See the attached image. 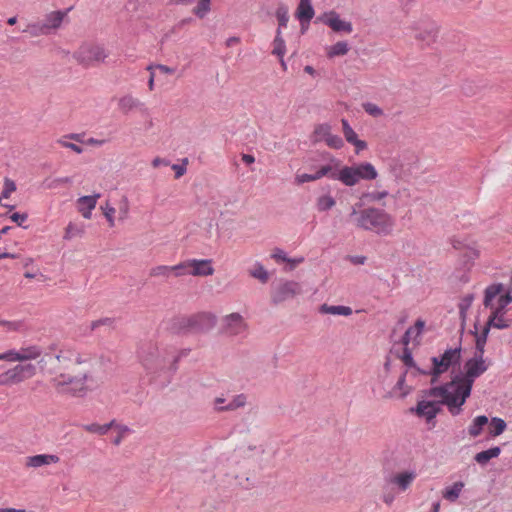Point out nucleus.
<instances>
[{"label":"nucleus","mask_w":512,"mask_h":512,"mask_svg":"<svg viewBox=\"0 0 512 512\" xmlns=\"http://www.w3.org/2000/svg\"><path fill=\"white\" fill-rule=\"evenodd\" d=\"M314 14L315 11L311 4V0H300L295 12V16L299 22H311Z\"/></svg>","instance_id":"nucleus-22"},{"label":"nucleus","mask_w":512,"mask_h":512,"mask_svg":"<svg viewBox=\"0 0 512 512\" xmlns=\"http://www.w3.org/2000/svg\"><path fill=\"white\" fill-rule=\"evenodd\" d=\"M349 46L346 41H339L332 45L328 51V57L344 56L348 53Z\"/></svg>","instance_id":"nucleus-38"},{"label":"nucleus","mask_w":512,"mask_h":512,"mask_svg":"<svg viewBox=\"0 0 512 512\" xmlns=\"http://www.w3.org/2000/svg\"><path fill=\"white\" fill-rule=\"evenodd\" d=\"M192 333H204L211 330L217 322L214 314L209 312H200L190 316Z\"/></svg>","instance_id":"nucleus-13"},{"label":"nucleus","mask_w":512,"mask_h":512,"mask_svg":"<svg viewBox=\"0 0 512 512\" xmlns=\"http://www.w3.org/2000/svg\"><path fill=\"white\" fill-rule=\"evenodd\" d=\"M223 332L229 335H238L246 327L243 317L239 313H231L224 318Z\"/></svg>","instance_id":"nucleus-17"},{"label":"nucleus","mask_w":512,"mask_h":512,"mask_svg":"<svg viewBox=\"0 0 512 512\" xmlns=\"http://www.w3.org/2000/svg\"><path fill=\"white\" fill-rule=\"evenodd\" d=\"M316 180L317 179H316V176L314 173L313 174H308V173L297 174L295 177V183L298 185H301L306 182L316 181Z\"/></svg>","instance_id":"nucleus-53"},{"label":"nucleus","mask_w":512,"mask_h":512,"mask_svg":"<svg viewBox=\"0 0 512 512\" xmlns=\"http://www.w3.org/2000/svg\"><path fill=\"white\" fill-rule=\"evenodd\" d=\"M506 314L490 313L488 319L495 329L504 330L511 327L512 320L505 318Z\"/></svg>","instance_id":"nucleus-32"},{"label":"nucleus","mask_w":512,"mask_h":512,"mask_svg":"<svg viewBox=\"0 0 512 512\" xmlns=\"http://www.w3.org/2000/svg\"><path fill=\"white\" fill-rule=\"evenodd\" d=\"M24 33H28L30 36L36 37L39 35H47V26L43 25V23H33L29 24L26 29L23 30Z\"/></svg>","instance_id":"nucleus-41"},{"label":"nucleus","mask_w":512,"mask_h":512,"mask_svg":"<svg viewBox=\"0 0 512 512\" xmlns=\"http://www.w3.org/2000/svg\"><path fill=\"white\" fill-rule=\"evenodd\" d=\"M9 372L13 384H18L33 377L36 374V366L31 363L17 364L12 369H9Z\"/></svg>","instance_id":"nucleus-16"},{"label":"nucleus","mask_w":512,"mask_h":512,"mask_svg":"<svg viewBox=\"0 0 512 512\" xmlns=\"http://www.w3.org/2000/svg\"><path fill=\"white\" fill-rule=\"evenodd\" d=\"M336 205L335 199L330 195H322L317 199L316 207L318 211L325 212Z\"/></svg>","instance_id":"nucleus-39"},{"label":"nucleus","mask_w":512,"mask_h":512,"mask_svg":"<svg viewBox=\"0 0 512 512\" xmlns=\"http://www.w3.org/2000/svg\"><path fill=\"white\" fill-rule=\"evenodd\" d=\"M319 311L323 314H332V315H341V316H350L353 311L351 307L344 305H328L322 304L319 307Z\"/></svg>","instance_id":"nucleus-29"},{"label":"nucleus","mask_w":512,"mask_h":512,"mask_svg":"<svg viewBox=\"0 0 512 512\" xmlns=\"http://www.w3.org/2000/svg\"><path fill=\"white\" fill-rule=\"evenodd\" d=\"M186 164H187V159H185L182 164H173L172 165L171 168L175 171V178L178 179L185 174Z\"/></svg>","instance_id":"nucleus-59"},{"label":"nucleus","mask_w":512,"mask_h":512,"mask_svg":"<svg viewBox=\"0 0 512 512\" xmlns=\"http://www.w3.org/2000/svg\"><path fill=\"white\" fill-rule=\"evenodd\" d=\"M59 461V457L53 454H38L34 456L27 457L26 465L28 467H41L44 465H49L51 463H57Z\"/></svg>","instance_id":"nucleus-23"},{"label":"nucleus","mask_w":512,"mask_h":512,"mask_svg":"<svg viewBox=\"0 0 512 512\" xmlns=\"http://www.w3.org/2000/svg\"><path fill=\"white\" fill-rule=\"evenodd\" d=\"M149 274H150V276H153V277H157V276L168 277L171 274V267L165 266V265L156 266L150 270Z\"/></svg>","instance_id":"nucleus-49"},{"label":"nucleus","mask_w":512,"mask_h":512,"mask_svg":"<svg viewBox=\"0 0 512 512\" xmlns=\"http://www.w3.org/2000/svg\"><path fill=\"white\" fill-rule=\"evenodd\" d=\"M325 143L328 147H330L332 149H336V150H339L344 146L343 139L340 136L334 135V134H331L326 139Z\"/></svg>","instance_id":"nucleus-48"},{"label":"nucleus","mask_w":512,"mask_h":512,"mask_svg":"<svg viewBox=\"0 0 512 512\" xmlns=\"http://www.w3.org/2000/svg\"><path fill=\"white\" fill-rule=\"evenodd\" d=\"M489 419L486 415L476 416L472 423L468 427V434L471 437H478L484 431V428L488 425Z\"/></svg>","instance_id":"nucleus-25"},{"label":"nucleus","mask_w":512,"mask_h":512,"mask_svg":"<svg viewBox=\"0 0 512 512\" xmlns=\"http://www.w3.org/2000/svg\"><path fill=\"white\" fill-rule=\"evenodd\" d=\"M414 31V38L420 42L425 43L427 46L436 42L438 37V26L435 22L430 20H421L412 26Z\"/></svg>","instance_id":"nucleus-11"},{"label":"nucleus","mask_w":512,"mask_h":512,"mask_svg":"<svg viewBox=\"0 0 512 512\" xmlns=\"http://www.w3.org/2000/svg\"><path fill=\"white\" fill-rule=\"evenodd\" d=\"M378 172L370 162H361L351 166L344 165L338 170L336 178L345 186H355L360 180H374Z\"/></svg>","instance_id":"nucleus-5"},{"label":"nucleus","mask_w":512,"mask_h":512,"mask_svg":"<svg viewBox=\"0 0 512 512\" xmlns=\"http://www.w3.org/2000/svg\"><path fill=\"white\" fill-rule=\"evenodd\" d=\"M211 0H199L193 13L200 19H203L211 9Z\"/></svg>","instance_id":"nucleus-43"},{"label":"nucleus","mask_w":512,"mask_h":512,"mask_svg":"<svg viewBox=\"0 0 512 512\" xmlns=\"http://www.w3.org/2000/svg\"><path fill=\"white\" fill-rule=\"evenodd\" d=\"M273 51L272 54L278 56L279 58H283L286 52L285 41L282 37V32L280 29L276 30V36L273 41Z\"/></svg>","instance_id":"nucleus-34"},{"label":"nucleus","mask_w":512,"mask_h":512,"mask_svg":"<svg viewBox=\"0 0 512 512\" xmlns=\"http://www.w3.org/2000/svg\"><path fill=\"white\" fill-rule=\"evenodd\" d=\"M41 353L42 351L38 346H29L27 348H22L20 351L11 349L4 353H0V360L9 362H24L38 358Z\"/></svg>","instance_id":"nucleus-12"},{"label":"nucleus","mask_w":512,"mask_h":512,"mask_svg":"<svg viewBox=\"0 0 512 512\" xmlns=\"http://www.w3.org/2000/svg\"><path fill=\"white\" fill-rule=\"evenodd\" d=\"M100 197L99 193L94 195L81 196L77 200L78 211L85 219H90L92 210L96 207L97 199Z\"/></svg>","instance_id":"nucleus-18"},{"label":"nucleus","mask_w":512,"mask_h":512,"mask_svg":"<svg viewBox=\"0 0 512 512\" xmlns=\"http://www.w3.org/2000/svg\"><path fill=\"white\" fill-rule=\"evenodd\" d=\"M318 156L320 157L321 160L327 161V163L321 165L317 169L316 166L313 164V162H315L316 159L311 157L307 160V162L311 163L310 170L315 169L314 174L316 176V179L319 180L322 177L327 176L333 180H338V178H336L335 176H337L338 170L342 167L341 160L337 159L336 157H334V155L327 151L318 153Z\"/></svg>","instance_id":"nucleus-8"},{"label":"nucleus","mask_w":512,"mask_h":512,"mask_svg":"<svg viewBox=\"0 0 512 512\" xmlns=\"http://www.w3.org/2000/svg\"><path fill=\"white\" fill-rule=\"evenodd\" d=\"M507 428L506 422L499 417H492L488 423V438L501 435Z\"/></svg>","instance_id":"nucleus-30"},{"label":"nucleus","mask_w":512,"mask_h":512,"mask_svg":"<svg viewBox=\"0 0 512 512\" xmlns=\"http://www.w3.org/2000/svg\"><path fill=\"white\" fill-rule=\"evenodd\" d=\"M246 404V396L244 394L236 395L226 406H218V411H234Z\"/></svg>","instance_id":"nucleus-36"},{"label":"nucleus","mask_w":512,"mask_h":512,"mask_svg":"<svg viewBox=\"0 0 512 512\" xmlns=\"http://www.w3.org/2000/svg\"><path fill=\"white\" fill-rule=\"evenodd\" d=\"M463 487L464 483L461 481H457L453 485L445 488L443 492V497L450 502H454L458 499Z\"/></svg>","instance_id":"nucleus-33"},{"label":"nucleus","mask_w":512,"mask_h":512,"mask_svg":"<svg viewBox=\"0 0 512 512\" xmlns=\"http://www.w3.org/2000/svg\"><path fill=\"white\" fill-rule=\"evenodd\" d=\"M171 329L178 334L192 333L190 316L175 318L172 322Z\"/></svg>","instance_id":"nucleus-31"},{"label":"nucleus","mask_w":512,"mask_h":512,"mask_svg":"<svg viewBox=\"0 0 512 512\" xmlns=\"http://www.w3.org/2000/svg\"><path fill=\"white\" fill-rule=\"evenodd\" d=\"M72 9V7L66 10H57L53 11L46 15L43 25L47 26V32L49 33L51 29H57L61 26L64 18L67 16V13Z\"/></svg>","instance_id":"nucleus-21"},{"label":"nucleus","mask_w":512,"mask_h":512,"mask_svg":"<svg viewBox=\"0 0 512 512\" xmlns=\"http://www.w3.org/2000/svg\"><path fill=\"white\" fill-rule=\"evenodd\" d=\"M1 326H5L9 331H19L23 327V322L3 320Z\"/></svg>","instance_id":"nucleus-54"},{"label":"nucleus","mask_w":512,"mask_h":512,"mask_svg":"<svg viewBox=\"0 0 512 512\" xmlns=\"http://www.w3.org/2000/svg\"><path fill=\"white\" fill-rule=\"evenodd\" d=\"M301 293L302 287L298 282L286 280L273 289L271 293V300L275 305H277L284 301L293 299Z\"/></svg>","instance_id":"nucleus-10"},{"label":"nucleus","mask_w":512,"mask_h":512,"mask_svg":"<svg viewBox=\"0 0 512 512\" xmlns=\"http://www.w3.org/2000/svg\"><path fill=\"white\" fill-rule=\"evenodd\" d=\"M276 17L278 20V28L286 27L289 21L288 8L284 4H280L276 10Z\"/></svg>","instance_id":"nucleus-42"},{"label":"nucleus","mask_w":512,"mask_h":512,"mask_svg":"<svg viewBox=\"0 0 512 512\" xmlns=\"http://www.w3.org/2000/svg\"><path fill=\"white\" fill-rule=\"evenodd\" d=\"M250 276L258 279L261 283H266L269 280V273L259 262L255 263L254 269L250 271Z\"/></svg>","instance_id":"nucleus-40"},{"label":"nucleus","mask_w":512,"mask_h":512,"mask_svg":"<svg viewBox=\"0 0 512 512\" xmlns=\"http://www.w3.org/2000/svg\"><path fill=\"white\" fill-rule=\"evenodd\" d=\"M190 274L194 276H210L214 273V268L212 267V260L210 259H191L189 260Z\"/></svg>","instance_id":"nucleus-19"},{"label":"nucleus","mask_w":512,"mask_h":512,"mask_svg":"<svg viewBox=\"0 0 512 512\" xmlns=\"http://www.w3.org/2000/svg\"><path fill=\"white\" fill-rule=\"evenodd\" d=\"M88 55L89 59L97 62H103L107 57L105 49L101 46H92L91 48H89Z\"/></svg>","instance_id":"nucleus-44"},{"label":"nucleus","mask_w":512,"mask_h":512,"mask_svg":"<svg viewBox=\"0 0 512 512\" xmlns=\"http://www.w3.org/2000/svg\"><path fill=\"white\" fill-rule=\"evenodd\" d=\"M114 322V320L112 318H109V317H106V318H101V319H98L96 321H93L91 323V329L92 330H95L96 328L102 326V325H107V326H110L112 325Z\"/></svg>","instance_id":"nucleus-61"},{"label":"nucleus","mask_w":512,"mask_h":512,"mask_svg":"<svg viewBox=\"0 0 512 512\" xmlns=\"http://www.w3.org/2000/svg\"><path fill=\"white\" fill-rule=\"evenodd\" d=\"M363 110L373 117H380L384 115L383 110L374 103L366 102L362 104Z\"/></svg>","instance_id":"nucleus-46"},{"label":"nucleus","mask_w":512,"mask_h":512,"mask_svg":"<svg viewBox=\"0 0 512 512\" xmlns=\"http://www.w3.org/2000/svg\"><path fill=\"white\" fill-rule=\"evenodd\" d=\"M478 324H479V320H477L474 324V330H470L469 333L471 335L474 336V338H479L481 340H483L484 342H487L488 340V337H489V333H490V330L491 328H493V324L492 322L489 321V319H487L485 325L483 326L481 332H478Z\"/></svg>","instance_id":"nucleus-35"},{"label":"nucleus","mask_w":512,"mask_h":512,"mask_svg":"<svg viewBox=\"0 0 512 512\" xmlns=\"http://www.w3.org/2000/svg\"><path fill=\"white\" fill-rule=\"evenodd\" d=\"M139 101L130 95L124 96L120 99L119 105L123 109H132L138 106Z\"/></svg>","instance_id":"nucleus-50"},{"label":"nucleus","mask_w":512,"mask_h":512,"mask_svg":"<svg viewBox=\"0 0 512 512\" xmlns=\"http://www.w3.org/2000/svg\"><path fill=\"white\" fill-rule=\"evenodd\" d=\"M425 328V321L421 318L417 319L415 321V324L414 326H411L409 327L405 333L403 334V336L401 337L400 339V343L404 346V347H408L411 339H412V334L415 332V336L413 337V341L416 342V344H419L420 341L418 340V337L421 336L423 330Z\"/></svg>","instance_id":"nucleus-20"},{"label":"nucleus","mask_w":512,"mask_h":512,"mask_svg":"<svg viewBox=\"0 0 512 512\" xmlns=\"http://www.w3.org/2000/svg\"><path fill=\"white\" fill-rule=\"evenodd\" d=\"M271 258L275 261L279 262H287L288 256L287 254L280 248H275L271 254Z\"/></svg>","instance_id":"nucleus-58"},{"label":"nucleus","mask_w":512,"mask_h":512,"mask_svg":"<svg viewBox=\"0 0 512 512\" xmlns=\"http://www.w3.org/2000/svg\"><path fill=\"white\" fill-rule=\"evenodd\" d=\"M422 397L440 398L441 406L445 405L451 415L457 416L462 411V406L471 396V392L452 382L432 386L429 389L421 390Z\"/></svg>","instance_id":"nucleus-1"},{"label":"nucleus","mask_w":512,"mask_h":512,"mask_svg":"<svg viewBox=\"0 0 512 512\" xmlns=\"http://www.w3.org/2000/svg\"><path fill=\"white\" fill-rule=\"evenodd\" d=\"M441 402L439 400L421 399L417 401L416 406L411 407L409 412L419 418H424L428 424L435 423V418L442 412Z\"/></svg>","instance_id":"nucleus-9"},{"label":"nucleus","mask_w":512,"mask_h":512,"mask_svg":"<svg viewBox=\"0 0 512 512\" xmlns=\"http://www.w3.org/2000/svg\"><path fill=\"white\" fill-rule=\"evenodd\" d=\"M350 144L354 145L356 154H359L361 151L367 149L368 147L367 142L364 140H360L359 138H356Z\"/></svg>","instance_id":"nucleus-63"},{"label":"nucleus","mask_w":512,"mask_h":512,"mask_svg":"<svg viewBox=\"0 0 512 512\" xmlns=\"http://www.w3.org/2000/svg\"><path fill=\"white\" fill-rule=\"evenodd\" d=\"M406 376H407V370H405L400 375V377L398 378V380L393 388L394 390H396V389L402 390V392L400 394V398L406 397L412 391V387H410V386L405 387Z\"/></svg>","instance_id":"nucleus-45"},{"label":"nucleus","mask_w":512,"mask_h":512,"mask_svg":"<svg viewBox=\"0 0 512 512\" xmlns=\"http://www.w3.org/2000/svg\"><path fill=\"white\" fill-rule=\"evenodd\" d=\"M505 286L502 283H493L484 290L483 305L491 309V313L506 314L508 305L512 303V294L504 293Z\"/></svg>","instance_id":"nucleus-7"},{"label":"nucleus","mask_w":512,"mask_h":512,"mask_svg":"<svg viewBox=\"0 0 512 512\" xmlns=\"http://www.w3.org/2000/svg\"><path fill=\"white\" fill-rule=\"evenodd\" d=\"M93 380V374L89 369L78 371L72 368L71 372H60L57 377L51 379V383L59 394L82 397L88 391L86 384Z\"/></svg>","instance_id":"nucleus-3"},{"label":"nucleus","mask_w":512,"mask_h":512,"mask_svg":"<svg viewBox=\"0 0 512 512\" xmlns=\"http://www.w3.org/2000/svg\"><path fill=\"white\" fill-rule=\"evenodd\" d=\"M347 259L354 265H363L367 257L363 255H348Z\"/></svg>","instance_id":"nucleus-64"},{"label":"nucleus","mask_w":512,"mask_h":512,"mask_svg":"<svg viewBox=\"0 0 512 512\" xmlns=\"http://www.w3.org/2000/svg\"><path fill=\"white\" fill-rule=\"evenodd\" d=\"M170 267H171V273L175 272L176 276L183 275L185 273V270L187 268H190L189 260L181 262L175 266H170Z\"/></svg>","instance_id":"nucleus-56"},{"label":"nucleus","mask_w":512,"mask_h":512,"mask_svg":"<svg viewBox=\"0 0 512 512\" xmlns=\"http://www.w3.org/2000/svg\"><path fill=\"white\" fill-rule=\"evenodd\" d=\"M388 196V192L386 190L380 192H368L364 193L362 198L367 199L370 202L380 201L383 198Z\"/></svg>","instance_id":"nucleus-51"},{"label":"nucleus","mask_w":512,"mask_h":512,"mask_svg":"<svg viewBox=\"0 0 512 512\" xmlns=\"http://www.w3.org/2000/svg\"><path fill=\"white\" fill-rule=\"evenodd\" d=\"M486 343L479 338H475V352L473 356L483 358Z\"/></svg>","instance_id":"nucleus-55"},{"label":"nucleus","mask_w":512,"mask_h":512,"mask_svg":"<svg viewBox=\"0 0 512 512\" xmlns=\"http://www.w3.org/2000/svg\"><path fill=\"white\" fill-rule=\"evenodd\" d=\"M147 69L150 70V71L153 70V69H158L162 73H167V74H173L176 71L175 68H172V67H169V66H166V65H163V64L149 65L147 67Z\"/></svg>","instance_id":"nucleus-60"},{"label":"nucleus","mask_w":512,"mask_h":512,"mask_svg":"<svg viewBox=\"0 0 512 512\" xmlns=\"http://www.w3.org/2000/svg\"><path fill=\"white\" fill-rule=\"evenodd\" d=\"M350 216H355L356 226L366 231L389 235L393 230L394 219L384 209L368 207L357 212L353 208Z\"/></svg>","instance_id":"nucleus-2"},{"label":"nucleus","mask_w":512,"mask_h":512,"mask_svg":"<svg viewBox=\"0 0 512 512\" xmlns=\"http://www.w3.org/2000/svg\"><path fill=\"white\" fill-rule=\"evenodd\" d=\"M317 20L329 26L336 33H351L353 31L352 23L342 20L339 14L335 11L324 13L322 16L318 17Z\"/></svg>","instance_id":"nucleus-14"},{"label":"nucleus","mask_w":512,"mask_h":512,"mask_svg":"<svg viewBox=\"0 0 512 512\" xmlns=\"http://www.w3.org/2000/svg\"><path fill=\"white\" fill-rule=\"evenodd\" d=\"M84 429L90 433L104 435L110 430V425H99L97 423H92L85 425Z\"/></svg>","instance_id":"nucleus-47"},{"label":"nucleus","mask_w":512,"mask_h":512,"mask_svg":"<svg viewBox=\"0 0 512 512\" xmlns=\"http://www.w3.org/2000/svg\"><path fill=\"white\" fill-rule=\"evenodd\" d=\"M103 210V214L105 215L107 221L109 222V226H114V214H115V208L110 206L108 202H106L105 206L101 207Z\"/></svg>","instance_id":"nucleus-52"},{"label":"nucleus","mask_w":512,"mask_h":512,"mask_svg":"<svg viewBox=\"0 0 512 512\" xmlns=\"http://www.w3.org/2000/svg\"><path fill=\"white\" fill-rule=\"evenodd\" d=\"M487 369L488 365L484 358L473 356L465 361L464 371H459L453 375L450 382L472 392L475 380L486 372Z\"/></svg>","instance_id":"nucleus-6"},{"label":"nucleus","mask_w":512,"mask_h":512,"mask_svg":"<svg viewBox=\"0 0 512 512\" xmlns=\"http://www.w3.org/2000/svg\"><path fill=\"white\" fill-rule=\"evenodd\" d=\"M401 359L403 364L408 368H413L418 374V369H421L414 361L412 351L409 347H404L401 355H397Z\"/></svg>","instance_id":"nucleus-37"},{"label":"nucleus","mask_w":512,"mask_h":512,"mask_svg":"<svg viewBox=\"0 0 512 512\" xmlns=\"http://www.w3.org/2000/svg\"><path fill=\"white\" fill-rule=\"evenodd\" d=\"M396 467H400V465L398 464V461H397V457L392 455L391 457L385 459L384 469L386 471L393 472V470Z\"/></svg>","instance_id":"nucleus-57"},{"label":"nucleus","mask_w":512,"mask_h":512,"mask_svg":"<svg viewBox=\"0 0 512 512\" xmlns=\"http://www.w3.org/2000/svg\"><path fill=\"white\" fill-rule=\"evenodd\" d=\"M139 358L146 369H157L160 365L158 361V348L155 344L149 342L140 347Z\"/></svg>","instance_id":"nucleus-15"},{"label":"nucleus","mask_w":512,"mask_h":512,"mask_svg":"<svg viewBox=\"0 0 512 512\" xmlns=\"http://www.w3.org/2000/svg\"><path fill=\"white\" fill-rule=\"evenodd\" d=\"M501 453L499 446H493L487 450L478 452L474 456V460L481 466H485L493 458H497Z\"/></svg>","instance_id":"nucleus-26"},{"label":"nucleus","mask_w":512,"mask_h":512,"mask_svg":"<svg viewBox=\"0 0 512 512\" xmlns=\"http://www.w3.org/2000/svg\"><path fill=\"white\" fill-rule=\"evenodd\" d=\"M28 218L27 213L15 212L10 216V219L15 222L18 226H21L24 221Z\"/></svg>","instance_id":"nucleus-62"},{"label":"nucleus","mask_w":512,"mask_h":512,"mask_svg":"<svg viewBox=\"0 0 512 512\" xmlns=\"http://www.w3.org/2000/svg\"><path fill=\"white\" fill-rule=\"evenodd\" d=\"M332 134V126L329 123H321L317 124L314 127L313 133L311 135L312 143H318L321 141H326V139Z\"/></svg>","instance_id":"nucleus-24"},{"label":"nucleus","mask_w":512,"mask_h":512,"mask_svg":"<svg viewBox=\"0 0 512 512\" xmlns=\"http://www.w3.org/2000/svg\"><path fill=\"white\" fill-rule=\"evenodd\" d=\"M415 477V472L405 471L394 476H391L390 482L397 484L398 487L404 491L410 486Z\"/></svg>","instance_id":"nucleus-27"},{"label":"nucleus","mask_w":512,"mask_h":512,"mask_svg":"<svg viewBox=\"0 0 512 512\" xmlns=\"http://www.w3.org/2000/svg\"><path fill=\"white\" fill-rule=\"evenodd\" d=\"M473 300H474V294H467L461 300V302L458 304L459 316L461 319V326H460L461 335H463V333H464L467 311L471 307Z\"/></svg>","instance_id":"nucleus-28"},{"label":"nucleus","mask_w":512,"mask_h":512,"mask_svg":"<svg viewBox=\"0 0 512 512\" xmlns=\"http://www.w3.org/2000/svg\"><path fill=\"white\" fill-rule=\"evenodd\" d=\"M462 335L460 334L459 345L455 348H448L439 356L431 357V368L429 370L418 369L419 375L431 376L430 383L434 386L442 374L450 368L460 367L462 360Z\"/></svg>","instance_id":"nucleus-4"}]
</instances>
